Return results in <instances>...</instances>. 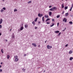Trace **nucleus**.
<instances>
[{
	"label": "nucleus",
	"mask_w": 73,
	"mask_h": 73,
	"mask_svg": "<svg viewBox=\"0 0 73 73\" xmlns=\"http://www.w3.org/2000/svg\"><path fill=\"white\" fill-rule=\"evenodd\" d=\"M65 23H66V21H67V19H66V18H64L63 20V21H64Z\"/></svg>",
	"instance_id": "7ed1b4c3"
},
{
	"label": "nucleus",
	"mask_w": 73,
	"mask_h": 73,
	"mask_svg": "<svg viewBox=\"0 0 73 73\" xmlns=\"http://www.w3.org/2000/svg\"><path fill=\"white\" fill-rule=\"evenodd\" d=\"M9 57H10L9 55H7V58H8V59H9Z\"/></svg>",
	"instance_id": "cd10ccee"
},
{
	"label": "nucleus",
	"mask_w": 73,
	"mask_h": 73,
	"mask_svg": "<svg viewBox=\"0 0 73 73\" xmlns=\"http://www.w3.org/2000/svg\"><path fill=\"white\" fill-rule=\"evenodd\" d=\"M73 58L72 57H71L70 58V60H73Z\"/></svg>",
	"instance_id": "f8f14e48"
},
{
	"label": "nucleus",
	"mask_w": 73,
	"mask_h": 73,
	"mask_svg": "<svg viewBox=\"0 0 73 73\" xmlns=\"http://www.w3.org/2000/svg\"><path fill=\"white\" fill-rule=\"evenodd\" d=\"M68 44H67L65 46H68Z\"/></svg>",
	"instance_id": "79ce46f5"
},
{
	"label": "nucleus",
	"mask_w": 73,
	"mask_h": 73,
	"mask_svg": "<svg viewBox=\"0 0 73 73\" xmlns=\"http://www.w3.org/2000/svg\"><path fill=\"white\" fill-rule=\"evenodd\" d=\"M72 50H70L69 52V54H72Z\"/></svg>",
	"instance_id": "9d476101"
},
{
	"label": "nucleus",
	"mask_w": 73,
	"mask_h": 73,
	"mask_svg": "<svg viewBox=\"0 0 73 73\" xmlns=\"http://www.w3.org/2000/svg\"><path fill=\"white\" fill-rule=\"evenodd\" d=\"M1 12H4V10L3 9H1Z\"/></svg>",
	"instance_id": "f3484780"
},
{
	"label": "nucleus",
	"mask_w": 73,
	"mask_h": 73,
	"mask_svg": "<svg viewBox=\"0 0 73 73\" xmlns=\"http://www.w3.org/2000/svg\"><path fill=\"white\" fill-rule=\"evenodd\" d=\"M1 64H3V63L1 62Z\"/></svg>",
	"instance_id": "e2e57ef3"
},
{
	"label": "nucleus",
	"mask_w": 73,
	"mask_h": 73,
	"mask_svg": "<svg viewBox=\"0 0 73 73\" xmlns=\"http://www.w3.org/2000/svg\"><path fill=\"white\" fill-rule=\"evenodd\" d=\"M25 28H27L28 27V25L27 24L25 25Z\"/></svg>",
	"instance_id": "6ab92c4d"
},
{
	"label": "nucleus",
	"mask_w": 73,
	"mask_h": 73,
	"mask_svg": "<svg viewBox=\"0 0 73 73\" xmlns=\"http://www.w3.org/2000/svg\"><path fill=\"white\" fill-rule=\"evenodd\" d=\"M73 6H72V7H71V8H73Z\"/></svg>",
	"instance_id": "680f3d73"
},
{
	"label": "nucleus",
	"mask_w": 73,
	"mask_h": 73,
	"mask_svg": "<svg viewBox=\"0 0 73 73\" xmlns=\"http://www.w3.org/2000/svg\"><path fill=\"white\" fill-rule=\"evenodd\" d=\"M69 15V13H66L65 14L66 16H68Z\"/></svg>",
	"instance_id": "0eeeda50"
},
{
	"label": "nucleus",
	"mask_w": 73,
	"mask_h": 73,
	"mask_svg": "<svg viewBox=\"0 0 73 73\" xmlns=\"http://www.w3.org/2000/svg\"><path fill=\"white\" fill-rule=\"evenodd\" d=\"M17 11V10L16 9H15L14 10V12H16Z\"/></svg>",
	"instance_id": "bb28decb"
},
{
	"label": "nucleus",
	"mask_w": 73,
	"mask_h": 73,
	"mask_svg": "<svg viewBox=\"0 0 73 73\" xmlns=\"http://www.w3.org/2000/svg\"><path fill=\"white\" fill-rule=\"evenodd\" d=\"M22 70H23V72H25V69L23 68L22 69Z\"/></svg>",
	"instance_id": "473e14b6"
},
{
	"label": "nucleus",
	"mask_w": 73,
	"mask_h": 73,
	"mask_svg": "<svg viewBox=\"0 0 73 73\" xmlns=\"http://www.w3.org/2000/svg\"><path fill=\"white\" fill-rule=\"evenodd\" d=\"M58 25H59V23H57V26L58 27Z\"/></svg>",
	"instance_id": "a19ab883"
},
{
	"label": "nucleus",
	"mask_w": 73,
	"mask_h": 73,
	"mask_svg": "<svg viewBox=\"0 0 73 73\" xmlns=\"http://www.w3.org/2000/svg\"><path fill=\"white\" fill-rule=\"evenodd\" d=\"M38 24H40V22L39 21L38 22Z\"/></svg>",
	"instance_id": "603ef678"
},
{
	"label": "nucleus",
	"mask_w": 73,
	"mask_h": 73,
	"mask_svg": "<svg viewBox=\"0 0 73 73\" xmlns=\"http://www.w3.org/2000/svg\"><path fill=\"white\" fill-rule=\"evenodd\" d=\"M54 25V23H52V25H51L50 26V27H53V26Z\"/></svg>",
	"instance_id": "a211bd4d"
},
{
	"label": "nucleus",
	"mask_w": 73,
	"mask_h": 73,
	"mask_svg": "<svg viewBox=\"0 0 73 73\" xmlns=\"http://www.w3.org/2000/svg\"><path fill=\"white\" fill-rule=\"evenodd\" d=\"M69 23H70V24H72L73 22H72V21H70L69 22Z\"/></svg>",
	"instance_id": "4be33fe9"
},
{
	"label": "nucleus",
	"mask_w": 73,
	"mask_h": 73,
	"mask_svg": "<svg viewBox=\"0 0 73 73\" xmlns=\"http://www.w3.org/2000/svg\"><path fill=\"white\" fill-rule=\"evenodd\" d=\"M38 47H39V48H40V45H39L38 46Z\"/></svg>",
	"instance_id": "09e8293b"
},
{
	"label": "nucleus",
	"mask_w": 73,
	"mask_h": 73,
	"mask_svg": "<svg viewBox=\"0 0 73 73\" xmlns=\"http://www.w3.org/2000/svg\"><path fill=\"white\" fill-rule=\"evenodd\" d=\"M1 52L2 53H4V52H3V49L1 50Z\"/></svg>",
	"instance_id": "2f4dec72"
},
{
	"label": "nucleus",
	"mask_w": 73,
	"mask_h": 73,
	"mask_svg": "<svg viewBox=\"0 0 73 73\" xmlns=\"http://www.w3.org/2000/svg\"><path fill=\"white\" fill-rule=\"evenodd\" d=\"M60 34H61V33H59L58 35V36H60Z\"/></svg>",
	"instance_id": "58836bf2"
},
{
	"label": "nucleus",
	"mask_w": 73,
	"mask_h": 73,
	"mask_svg": "<svg viewBox=\"0 0 73 73\" xmlns=\"http://www.w3.org/2000/svg\"><path fill=\"white\" fill-rule=\"evenodd\" d=\"M43 15L42 14H40V17H41V16H42Z\"/></svg>",
	"instance_id": "37998d69"
},
{
	"label": "nucleus",
	"mask_w": 73,
	"mask_h": 73,
	"mask_svg": "<svg viewBox=\"0 0 73 73\" xmlns=\"http://www.w3.org/2000/svg\"><path fill=\"white\" fill-rule=\"evenodd\" d=\"M48 20H50V19H49V18H48L46 21H48Z\"/></svg>",
	"instance_id": "b1692460"
},
{
	"label": "nucleus",
	"mask_w": 73,
	"mask_h": 73,
	"mask_svg": "<svg viewBox=\"0 0 73 73\" xmlns=\"http://www.w3.org/2000/svg\"><path fill=\"white\" fill-rule=\"evenodd\" d=\"M62 13V14H64V11H63V12Z\"/></svg>",
	"instance_id": "49530a36"
},
{
	"label": "nucleus",
	"mask_w": 73,
	"mask_h": 73,
	"mask_svg": "<svg viewBox=\"0 0 73 73\" xmlns=\"http://www.w3.org/2000/svg\"><path fill=\"white\" fill-rule=\"evenodd\" d=\"M14 58H17V56H15L14 57Z\"/></svg>",
	"instance_id": "412c9836"
},
{
	"label": "nucleus",
	"mask_w": 73,
	"mask_h": 73,
	"mask_svg": "<svg viewBox=\"0 0 73 73\" xmlns=\"http://www.w3.org/2000/svg\"><path fill=\"white\" fill-rule=\"evenodd\" d=\"M50 11H52V9H49Z\"/></svg>",
	"instance_id": "c03bdc74"
},
{
	"label": "nucleus",
	"mask_w": 73,
	"mask_h": 73,
	"mask_svg": "<svg viewBox=\"0 0 73 73\" xmlns=\"http://www.w3.org/2000/svg\"><path fill=\"white\" fill-rule=\"evenodd\" d=\"M11 30H12V29H11L10 30V31H11Z\"/></svg>",
	"instance_id": "69168bd1"
},
{
	"label": "nucleus",
	"mask_w": 73,
	"mask_h": 73,
	"mask_svg": "<svg viewBox=\"0 0 73 73\" xmlns=\"http://www.w3.org/2000/svg\"><path fill=\"white\" fill-rule=\"evenodd\" d=\"M6 42H7V41H8V40L6 39Z\"/></svg>",
	"instance_id": "8fccbe9b"
},
{
	"label": "nucleus",
	"mask_w": 73,
	"mask_h": 73,
	"mask_svg": "<svg viewBox=\"0 0 73 73\" xmlns=\"http://www.w3.org/2000/svg\"><path fill=\"white\" fill-rule=\"evenodd\" d=\"M38 16L39 17H41V14L39 13L38 14Z\"/></svg>",
	"instance_id": "a878e982"
},
{
	"label": "nucleus",
	"mask_w": 73,
	"mask_h": 73,
	"mask_svg": "<svg viewBox=\"0 0 73 73\" xmlns=\"http://www.w3.org/2000/svg\"><path fill=\"white\" fill-rule=\"evenodd\" d=\"M66 1H67L68 0H65Z\"/></svg>",
	"instance_id": "338daca9"
},
{
	"label": "nucleus",
	"mask_w": 73,
	"mask_h": 73,
	"mask_svg": "<svg viewBox=\"0 0 73 73\" xmlns=\"http://www.w3.org/2000/svg\"><path fill=\"white\" fill-rule=\"evenodd\" d=\"M32 45H33V46H35V47H36V44H35V43H33Z\"/></svg>",
	"instance_id": "6e6552de"
},
{
	"label": "nucleus",
	"mask_w": 73,
	"mask_h": 73,
	"mask_svg": "<svg viewBox=\"0 0 73 73\" xmlns=\"http://www.w3.org/2000/svg\"><path fill=\"white\" fill-rule=\"evenodd\" d=\"M37 19H38V17H37V18H36L35 19V22L37 21Z\"/></svg>",
	"instance_id": "ddd939ff"
},
{
	"label": "nucleus",
	"mask_w": 73,
	"mask_h": 73,
	"mask_svg": "<svg viewBox=\"0 0 73 73\" xmlns=\"http://www.w3.org/2000/svg\"><path fill=\"white\" fill-rule=\"evenodd\" d=\"M32 3V1H29L28 2V4H30Z\"/></svg>",
	"instance_id": "5701e85b"
},
{
	"label": "nucleus",
	"mask_w": 73,
	"mask_h": 73,
	"mask_svg": "<svg viewBox=\"0 0 73 73\" xmlns=\"http://www.w3.org/2000/svg\"><path fill=\"white\" fill-rule=\"evenodd\" d=\"M24 56H27V54H25L24 55Z\"/></svg>",
	"instance_id": "a18cd8bd"
},
{
	"label": "nucleus",
	"mask_w": 73,
	"mask_h": 73,
	"mask_svg": "<svg viewBox=\"0 0 73 73\" xmlns=\"http://www.w3.org/2000/svg\"><path fill=\"white\" fill-rule=\"evenodd\" d=\"M18 60H19V59L17 58H16L15 59V61L16 62L18 61Z\"/></svg>",
	"instance_id": "1a4fd4ad"
},
{
	"label": "nucleus",
	"mask_w": 73,
	"mask_h": 73,
	"mask_svg": "<svg viewBox=\"0 0 73 73\" xmlns=\"http://www.w3.org/2000/svg\"><path fill=\"white\" fill-rule=\"evenodd\" d=\"M59 31H54V33H59Z\"/></svg>",
	"instance_id": "39448f33"
},
{
	"label": "nucleus",
	"mask_w": 73,
	"mask_h": 73,
	"mask_svg": "<svg viewBox=\"0 0 73 73\" xmlns=\"http://www.w3.org/2000/svg\"><path fill=\"white\" fill-rule=\"evenodd\" d=\"M64 4H62V8H64Z\"/></svg>",
	"instance_id": "dca6fc26"
},
{
	"label": "nucleus",
	"mask_w": 73,
	"mask_h": 73,
	"mask_svg": "<svg viewBox=\"0 0 73 73\" xmlns=\"http://www.w3.org/2000/svg\"><path fill=\"white\" fill-rule=\"evenodd\" d=\"M43 72H45V70H44L43 71Z\"/></svg>",
	"instance_id": "4d7b16f0"
},
{
	"label": "nucleus",
	"mask_w": 73,
	"mask_h": 73,
	"mask_svg": "<svg viewBox=\"0 0 73 73\" xmlns=\"http://www.w3.org/2000/svg\"><path fill=\"white\" fill-rule=\"evenodd\" d=\"M2 71H3V70H2V69H0V72H2Z\"/></svg>",
	"instance_id": "72a5a7b5"
},
{
	"label": "nucleus",
	"mask_w": 73,
	"mask_h": 73,
	"mask_svg": "<svg viewBox=\"0 0 73 73\" xmlns=\"http://www.w3.org/2000/svg\"><path fill=\"white\" fill-rule=\"evenodd\" d=\"M0 68H1V66L0 65Z\"/></svg>",
	"instance_id": "bf43d9fd"
},
{
	"label": "nucleus",
	"mask_w": 73,
	"mask_h": 73,
	"mask_svg": "<svg viewBox=\"0 0 73 73\" xmlns=\"http://www.w3.org/2000/svg\"><path fill=\"white\" fill-rule=\"evenodd\" d=\"M70 11H72V9H70Z\"/></svg>",
	"instance_id": "5fc2aeb1"
},
{
	"label": "nucleus",
	"mask_w": 73,
	"mask_h": 73,
	"mask_svg": "<svg viewBox=\"0 0 73 73\" xmlns=\"http://www.w3.org/2000/svg\"><path fill=\"white\" fill-rule=\"evenodd\" d=\"M2 23H3V19H1L0 20V24H2Z\"/></svg>",
	"instance_id": "20e7f679"
},
{
	"label": "nucleus",
	"mask_w": 73,
	"mask_h": 73,
	"mask_svg": "<svg viewBox=\"0 0 73 73\" xmlns=\"http://www.w3.org/2000/svg\"><path fill=\"white\" fill-rule=\"evenodd\" d=\"M47 24H50V23H49V22H47Z\"/></svg>",
	"instance_id": "ea45409f"
},
{
	"label": "nucleus",
	"mask_w": 73,
	"mask_h": 73,
	"mask_svg": "<svg viewBox=\"0 0 73 73\" xmlns=\"http://www.w3.org/2000/svg\"><path fill=\"white\" fill-rule=\"evenodd\" d=\"M47 47L48 49H50V48H52V46H49L48 45H47Z\"/></svg>",
	"instance_id": "f03ea898"
},
{
	"label": "nucleus",
	"mask_w": 73,
	"mask_h": 73,
	"mask_svg": "<svg viewBox=\"0 0 73 73\" xmlns=\"http://www.w3.org/2000/svg\"><path fill=\"white\" fill-rule=\"evenodd\" d=\"M49 16H51L52 15V12H49Z\"/></svg>",
	"instance_id": "423d86ee"
},
{
	"label": "nucleus",
	"mask_w": 73,
	"mask_h": 73,
	"mask_svg": "<svg viewBox=\"0 0 73 73\" xmlns=\"http://www.w3.org/2000/svg\"><path fill=\"white\" fill-rule=\"evenodd\" d=\"M72 6H73V4L72 5Z\"/></svg>",
	"instance_id": "052dcab7"
},
{
	"label": "nucleus",
	"mask_w": 73,
	"mask_h": 73,
	"mask_svg": "<svg viewBox=\"0 0 73 73\" xmlns=\"http://www.w3.org/2000/svg\"><path fill=\"white\" fill-rule=\"evenodd\" d=\"M53 8L54 10L57 9V8L56 7H54Z\"/></svg>",
	"instance_id": "aec40b11"
},
{
	"label": "nucleus",
	"mask_w": 73,
	"mask_h": 73,
	"mask_svg": "<svg viewBox=\"0 0 73 73\" xmlns=\"http://www.w3.org/2000/svg\"><path fill=\"white\" fill-rule=\"evenodd\" d=\"M59 17H60V15H58V16H57L56 17L57 18H59Z\"/></svg>",
	"instance_id": "c756f323"
},
{
	"label": "nucleus",
	"mask_w": 73,
	"mask_h": 73,
	"mask_svg": "<svg viewBox=\"0 0 73 73\" xmlns=\"http://www.w3.org/2000/svg\"><path fill=\"white\" fill-rule=\"evenodd\" d=\"M32 23L33 24V25H35V22L34 21H33L32 22Z\"/></svg>",
	"instance_id": "393cba45"
},
{
	"label": "nucleus",
	"mask_w": 73,
	"mask_h": 73,
	"mask_svg": "<svg viewBox=\"0 0 73 73\" xmlns=\"http://www.w3.org/2000/svg\"><path fill=\"white\" fill-rule=\"evenodd\" d=\"M62 0V1H63V0Z\"/></svg>",
	"instance_id": "774afa93"
},
{
	"label": "nucleus",
	"mask_w": 73,
	"mask_h": 73,
	"mask_svg": "<svg viewBox=\"0 0 73 73\" xmlns=\"http://www.w3.org/2000/svg\"><path fill=\"white\" fill-rule=\"evenodd\" d=\"M44 17L46 18H48V15H46L44 16Z\"/></svg>",
	"instance_id": "9b49d317"
},
{
	"label": "nucleus",
	"mask_w": 73,
	"mask_h": 73,
	"mask_svg": "<svg viewBox=\"0 0 73 73\" xmlns=\"http://www.w3.org/2000/svg\"><path fill=\"white\" fill-rule=\"evenodd\" d=\"M12 38H14V37H15V35H14L13 34L12 35Z\"/></svg>",
	"instance_id": "4468645a"
},
{
	"label": "nucleus",
	"mask_w": 73,
	"mask_h": 73,
	"mask_svg": "<svg viewBox=\"0 0 73 73\" xmlns=\"http://www.w3.org/2000/svg\"><path fill=\"white\" fill-rule=\"evenodd\" d=\"M66 28H65L63 30V31H65V30H66Z\"/></svg>",
	"instance_id": "e433bc0d"
},
{
	"label": "nucleus",
	"mask_w": 73,
	"mask_h": 73,
	"mask_svg": "<svg viewBox=\"0 0 73 73\" xmlns=\"http://www.w3.org/2000/svg\"><path fill=\"white\" fill-rule=\"evenodd\" d=\"M44 17H43L42 18V20L43 21H44Z\"/></svg>",
	"instance_id": "c85d7f7f"
},
{
	"label": "nucleus",
	"mask_w": 73,
	"mask_h": 73,
	"mask_svg": "<svg viewBox=\"0 0 73 73\" xmlns=\"http://www.w3.org/2000/svg\"><path fill=\"white\" fill-rule=\"evenodd\" d=\"M2 27V26L0 25V28H1Z\"/></svg>",
	"instance_id": "f704fd0d"
},
{
	"label": "nucleus",
	"mask_w": 73,
	"mask_h": 73,
	"mask_svg": "<svg viewBox=\"0 0 73 73\" xmlns=\"http://www.w3.org/2000/svg\"><path fill=\"white\" fill-rule=\"evenodd\" d=\"M54 9H53V8H52V10L53 11H54Z\"/></svg>",
	"instance_id": "c9c22d12"
},
{
	"label": "nucleus",
	"mask_w": 73,
	"mask_h": 73,
	"mask_svg": "<svg viewBox=\"0 0 73 73\" xmlns=\"http://www.w3.org/2000/svg\"><path fill=\"white\" fill-rule=\"evenodd\" d=\"M52 7V6H49V8H51Z\"/></svg>",
	"instance_id": "3c124183"
},
{
	"label": "nucleus",
	"mask_w": 73,
	"mask_h": 73,
	"mask_svg": "<svg viewBox=\"0 0 73 73\" xmlns=\"http://www.w3.org/2000/svg\"><path fill=\"white\" fill-rule=\"evenodd\" d=\"M2 9H4V10H5V9H6L5 7L3 8Z\"/></svg>",
	"instance_id": "7c9ffc66"
},
{
	"label": "nucleus",
	"mask_w": 73,
	"mask_h": 73,
	"mask_svg": "<svg viewBox=\"0 0 73 73\" xmlns=\"http://www.w3.org/2000/svg\"><path fill=\"white\" fill-rule=\"evenodd\" d=\"M23 27H21V29H19L18 30L19 32H21V31H22V30L23 29Z\"/></svg>",
	"instance_id": "f257e3e1"
},
{
	"label": "nucleus",
	"mask_w": 73,
	"mask_h": 73,
	"mask_svg": "<svg viewBox=\"0 0 73 73\" xmlns=\"http://www.w3.org/2000/svg\"><path fill=\"white\" fill-rule=\"evenodd\" d=\"M1 33H0V36H1Z\"/></svg>",
	"instance_id": "864d4df0"
},
{
	"label": "nucleus",
	"mask_w": 73,
	"mask_h": 73,
	"mask_svg": "<svg viewBox=\"0 0 73 73\" xmlns=\"http://www.w3.org/2000/svg\"><path fill=\"white\" fill-rule=\"evenodd\" d=\"M5 0H3V2H4V1H5Z\"/></svg>",
	"instance_id": "6e6d98bb"
},
{
	"label": "nucleus",
	"mask_w": 73,
	"mask_h": 73,
	"mask_svg": "<svg viewBox=\"0 0 73 73\" xmlns=\"http://www.w3.org/2000/svg\"><path fill=\"white\" fill-rule=\"evenodd\" d=\"M52 21H54V19H52Z\"/></svg>",
	"instance_id": "4c0bfd02"
},
{
	"label": "nucleus",
	"mask_w": 73,
	"mask_h": 73,
	"mask_svg": "<svg viewBox=\"0 0 73 73\" xmlns=\"http://www.w3.org/2000/svg\"><path fill=\"white\" fill-rule=\"evenodd\" d=\"M70 9H72V7H71Z\"/></svg>",
	"instance_id": "0e129e2a"
},
{
	"label": "nucleus",
	"mask_w": 73,
	"mask_h": 73,
	"mask_svg": "<svg viewBox=\"0 0 73 73\" xmlns=\"http://www.w3.org/2000/svg\"><path fill=\"white\" fill-rule=\"evenodd\" d=\"M46 41L44 42L45 43H46Z\"/></svg>",
	"instance_id": "13d9d810"
},
{
	"label": "nucleus",
	"mask_w": 73,
	"mask_h": 73,
	"mask_svg": "<svg viewBox=\"0 0 73 73\" xmlns=\"http://www.w3.org/2000/svg\"><path fill=\"white\" fill-rule=\"evenodd\" d=\"M68 7H65L64 9L65 10L67 9H68Z\"/></svg>",
	"instance_id": "2eb2a0df"
},
{
	"label": "nucleus",
	"mask_w": 73,
	"mask_h": 73,
	"mask_svg": "<svg viewBox=\"0 0 73 73\" xmlns=\"http://www.w3.org/2000/svg\"><path fill=\"white\" fill-rule=\"evenodd\" d=\"M37 27H35V29H37Z\"/></svg>",
	"instance_id": "de8ad7c7"
}]
</instances>
